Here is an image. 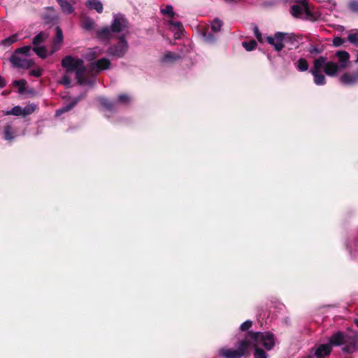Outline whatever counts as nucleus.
Masks as SVG:
<instances>
[{
    "instance_id": "f704fd0d",
    "label": "nucleus",
    "mask_w": 358,
    "mask_h": 358,
    "mask_svg": "<svg viewBox=\"0 0 358 358\" xmlns=\"http://www.w3.org/2000/svg\"><path fill=\"white\" fill-rule=\"evenodd\" d=\"M257 45V43L255 41H250L249 42H243V46L248 51L252 50Z\"/></svg>"
},
{
    "instance_id": "473e14b6",
    "label": "nucleus",
    "mask_w": 358,
    "mask_h": 358,
    "mask_svg": "<svg viewBox=\"0 0 358 358\" xmlns=\"http://www.w3.org/2000/svg\"><path fill=\"white\" fill-rule=\"evenodd\" d=\"M100 103L104 106L106 108L108 109V110H111L113 109V103L110 102L108 100H107L105 98H99V99Z\"/></svg>"
},
{
    "instance_id": "72a5a7b5",
    "label": "nucleus",
    "mask_w": 358,
    "mask_h": 358,
    "mask_svg": "<svg viewBox=\"0 0 358 358\" xmlns=\"http://www.w3.org/2000/svg\"><path fill=\"white\" fill-rule=\"evenodd\" d=\"M348 6L351 11L358 13V0H350Z\"/></svg>"
},
{
    "instance_id": "423d86ee",
    "label": "nucleus",
    "mask_w": 358,
    "mask_h": 358,
    "mask_svg": "<svg viewBox=\"0 0 358 358\" xmlns=\"http://www.w3.org/2000/svg\"><path fill=\"white\" fill-rule=\"evenodd\" d=\"M292 41H295L294 36L293 34L282 32L276 33L273 37H267L268 43L273 45L275 49L278 51H280L285 47V43L289 42L292 43Z\"/></svg>"
},
{
    "instance_id": "2f4dec72",
    "label": "nucleus",
    "mask_w": 358,
    "mask_h": 358,
    "mask_svg": "<svg viewBox=\"0 0 358 358\" xmlns=\"http://www.w3.org/2000/svg\"><path fill=\"white\" fill-rule=\"evenodd\" d=\"M179 58V56L173 52H169L164 57V62H170Z\"/></svg>"
},
{
    "instance_id": "1a4fd4ad",
    "label": "nucleus",
    "mask_w": 358,
    "mask_h": 358,
    "mask_svg": "<svg viewBox=\"0 0 358 358\" xmlns=\"http://www.w3.org/2000/svg\"><path fill=\"white\" fill-rule=\"evenodd\" d=\"M341 83L346 85H352L358 83V69L353 72L343 73L339 78Z\"/></svg>"
},
{
    "instance_id": "09e8293b",
    "label": "nucleus",
    "mask_w": 358,
    "mask_h": 358,
    "mask_svg": "<svg viewBox=\"0 0 358 358\" xmlns=\"http://www.w3.org/2000/svg\"><path fill=\"white\" fill-rule=\"evenodd\" d=\"M355 324L357 325V327H358V319H355Z\"/></svg>"
},
{
    "instance_id": "bb28decb",
    "label": "nucleus",
    "mask_w": 358,
    "mask_h": 358,
    "mask_svg": "<svg viewBox=\"0 0 358 358\" xmlns=\"http://www.w3.org/2000/svg\"><path fill=\"white\" fill-rule=\"evenodd\" d=\"M4 114L6 115H13L15 116H23L22 108L19 106H15L12 108L11 110L6 111L4 113Z\"/></svg>"
},
{
    "instance_id": "c9c22d12",
    "label": "nucleus",
    "mask_w": 358,
    "mask_h": 358,
    "mask_svg": "<svg viewBox=\"0 0 358 358\" xmlns=\"http://www.w3.org/2000/svg\"><path fill=\"white\" fill-rule=\"evenodd\" d=\"M26 83H27V82L24 79H21L19 80H15L13 82V85L19 87L20 92H22L24 91Z\"/></svg>"
},
{
    "instance_id": "58836bf2",
    "label": "nucleus",
    "mask_w": 358,
    "mask_h": 358,
    "mask_svg": "<svg viewBox=\"0 0 358 358\" xmlns=\"http://www.w3.org/2000/svg\"><path fill=\"white\" fill-rule=\"evenodd\" d=\"M42 69L40 68V67H38L36 68V69H33L31 70L30 72H29V74L32 76H34V77H36V78H38L40 76H41L42 75Z\"/></svg>"
},
{
    "instance_id": "f8f14e48",
    "label": "nucleus",
    "mask_w": 358,
    "mask_h": 358,
    "mask_svg": "<svg viewBox=\"0 0 358 358\" xmlns=\"http://www.w3.org/2000/svg\"><path fill=\"white\" fill-rule=\"evenodd\" d=\"M62 41H63L62 31L59 27H56V35L52 41V48L50 51V54H52L59 50Z\"/></svg>"
},
{
    "instance_id": "4be33fe9",
    "label": "nucleus",
    "mask_w": 358,
    "mask_h": 358,
    "mask_svg": "<svg viewBox=\"0 0 358 358\" xmlns=\"http://www.w3.org/2000/svg\"><path fill=\"white\" fill-rule=\"evenodd\" d=\"M33 50L41 58L45 59L48 56V50L45 46H34Z\"/></svg>"
},
{
    "instance_id": "7c9ffc66",
    "label": "nucleus",
    "mask_w": 358,
    "mask_h": 358,
    "mask_svg": "<svg viewBox=\"0 0 358 358\" xmlns=\"http://www.w3.org/2000/svg\"><path fill=\"white\" fill-rule=\"evenodd\" d=\"M161 13L163 15H167L170 17H173L174 16L173 7L170 5H167L165 8H161Z\"/></svg>"
},
{
    "instance_id": "b1692460",
    "label": "nucleus",
    "mask_w": 358,
    "mask_h": 358,
    "mask_svg": "<svg viewBox=\"0 0 358 358\" xmlns=\"http://www.w3.org/2000/svg\"><path fill=\"white\" fill-rule=\"evenodd\" d=\"M250 346H252L255 348V352L254 353L255 358H267L266 352L262 350L259 348V346H264L263 345H255L253 343L250 344Z\"/></svg>"
},
{
    "instance_id": "a878e982",
    "label": "nucleus",
    "mask_w": 358,
    "mask_h": 358,
    "mask_svg": "<svg viewBox=\"0 0 358 358\" xmlns=\"http://www.w3.org/2000/svg\"><path fill=\"white\" fill-rule=\"evenodd\" d=\"M222 22L218 18L214 19L211 22V29L214 32H218L221 30L222 27Z\"/></svg>"
},
{
    "instance_id": "c756f323",
    "label": "nucleus",
    "mask_w": 358,
    "mask_h": 358,
    "mask_svg": "<svg viewBox=\"0 0 358 358\" xmlns=\"http://www.w3.org/2000/svg\"><path fill=\"white\" fill-rule=\"evenodd\" d=\"M36 106L34 103L28 104L22 108L23 116L28 115L35 111Z\"/></svg>"
},
{
    "instance_id": "a211bd4d",
    "label": "nucleus",
    "mask_w": 358,
    "mask_h": 358,
    "mask_svg": "<svg viewBox=\"0 0 358 358\" xmlns=\"http://www.w3.org/2000/svg\"><path fill=\"white\" fill-rule=\"evenodd\" d=\"M102 53L101 50L99 48H94L88 50L85 55V58L89 61H92L101 55Z\"/></svg>"
},
{
    "instance_id": "412c9836",
    "label": "nucleus",
    "mask_w": 358,
    "mask_h": 358,
    "mask_svg": "<svg viewBox=\"0 0 358 358\" xmlns=\"http://www.w3.org/2000/svg\"><path fill=\"white\" fill-rule=\"evenodd\" d=\"M48 37V34L45 31H41L38 34H37L33 38V44L34 46H38L42 43H43L45 39Z\"/></svg>"
},
{
    "instance_id": "6ab92c4d",
    "label": "nucleus",
    "mask_w": 358,
    "mask_h": 358,
    "mask_svg": "<svg viewBox=\"0 0 358 358\" xmlns=\"http://www.w3.org/2000/svg\"><path fill=\"white\" fill-rule=\"evenodd\" d=\"M62 11L66 14L72 13L74 10L73 7L66 0H57Z\"/></svg>"
},
{
    "instance_id": "dca6fc26",
    "label": "nucleus",
    "mask_w": 358,
    "mask_h": 358,
    "mask_svg": "<svg viewBox=\"0 0 358 358\" xmlns=\"http://www.w3.org/2000/svg\"><path fill=\"white\" fill-rule=\"evenodd\" d=\"M16 129L11 124H7L4 127V138L6 140H13L15 137Z\"/></svg>"
},
{
    "instance_id": "9d476101",
    "label": "nucleus",
    "mask_w": 358,
    "mask_h": 358,
    "mask_svg": "<svg viewBox=\"0 0 358 358\" xmlns=\"http://www.w3.org/2000/svg\"><path fill=\"white\" fill-rule=\"evenodd\" d=\"M336 56L338 60V66L341 70L347 68L349 64L350 55L346 51H338Z\"/></svg>"
},
{
    "instance_id": "8fccbe9b",
    "label": "nucleus",
    "mask_w": 358,
    "mask_h": 358,
    "mask_svg": "<svg viewBox=\"0 0 358 358\" xmlns=\"http://www.w3.org/2000/svg\"><path fill=\"white\" fill-rule=\"evenodd\" d=\"M357 33H358V31H357Z\"/></svg>"
},
{
    "instance_id": "2eb2a0df",
    "label": "nucleus",
    "mask_w": 358,
    "mask_h": 358,
    "mask_svg": "<svg viewBox=\"0 0 358 358\" xmlns=\"http://www.w3.org/2000/svg\"><path fill=\"white\" fill-rule=\"evenodd\" d=\"M168 23L170 26V29L173 31H175L176 36L178 38L183 30L182 24L180 22L173 20H169Z\"/></svg>"
},
{
    "instance_id": "7ed1b4c3",
    "label": "nucleus",
    "mask_w": 358,
    "mask_h": 358,
    "mask_svg": "<svg viewBox=\"0 0 358 358\" xmlns=\"http://www.w3.org/2000/svg\"><path fill=\"white\" fill-rule=\"evenodd\" d=\"M331 347L343 345V352L352 353L358 350V335H350L338 331L332 334L329 339Z\"/></svg>"
},
{
    "instance_id": "de8ad7c7",
    "label": "nucleus",
    "mask_w": 358,
    "mask_h": 358,
    "mask_svg": "<svg viewBox=\"0 0 358 358\" xmlns=\"http://www.w3.org/2000/svg\"><path fill=\"white\" fill-rule=\"evenodd\" d=\"M237 0H225V1L228 2V3H231V2H235Z\"/></svg>"
},
{
    "instance_id": "c03bdc74",
    "label": "nucleus",
    "mask_w": 358,
    "mask_h": 358,
    "mask_svg": "<svg viewBox=\"0 0 358 358\" xmlns=\"http://www.w3.org/2000/svg\"><path fill=\"white\" fill-rule=\"evenodd\" d=\"M6 85V80L0 76V87H3Z\"/></svg>"
},
{
    "instance_id": "aec40b11",
    "label": "nucleus",
    "mask_w": 358,
    "mask_h": 358,
    "mask_svg": "<svg viewBox=\"0 0 358 358\" xmlns=\"http://www.w3.org/2000/svg\"><path fill=\"white\" fill-rule=\"evenodd\" d=\"M312 75L313 76V81L314 83L317 85H324L326 83L325 76L321 73L319 72H312Z\"/></svg>"
},
{
    "instance_id": "79ce46f5",
    "label": "nucleus",
    "mask_w": 358,
    "mask_h": 358,
    "mask_svg": "<svg viewBox=\"0 0 358 358\" xmlns=\"http://www.w3.org/2000/svg\"><path fill=\"white\" fill-rule=\"evenodd\" d=\"M345 39L341 38V37H335L334 39H333V44L336 46V47H338V46H341V45H343L344 43H345Z\"/></svg>"
},
{
    "instance_id": "ddd939ff",
    "label": "nucleus",
    "mask_w": 358,
    "mask_h": 358,
    "mask_svg": "<svg viewBox=\"0 0 358 358\" xmlns=\"http://www.w3.org/2000/svg\"><path fill=\"white\" fill-rule=\"evenodd\" d=\"M341 69L339 68L338 64L333 62H327L324 71L329 76H334Z\"/></svg>"
},
{
    "instance_id": "37998d69",
    "label": "nucleus",
    "mask_w": 358,
    "mask_h": 358,
    "mask_svg": "<svg viewBox=\"0 0 358 358\" xmlns=\"http://www.w3.org/2000/svg\"><path fill=\"white\" fill-rule=\"evenodd\" d=\"M252 324L250 320H247L241 325V329L242 331H246L252 327Z\"/></svg>"
},
{
    "instance_id": "5701e85b",
    "label": "nucleus",
    "mask_w": 358,
    "mask_h": 358,
    "mask_svg": "<svg viewBox=\"0 0 358 358\" xmlns=\"http://www.w3.org/2000/svg\"><path fill=\"white\" fill-rule=\"evenodd\" d=\"M296 69L299 71H306L308 69V64L304 58H300L296 63Z\"/></svg>"
},
{
    "instance_id": "f257e3e1",
    "label": "nucleus",
    "mask_w": 358,
    "mask_h": 358,
    "mask_svg": "<svg viewBox=\"0 0 358 358\" xmlns=\"http://www.w3.org/2000/svg\"><path fill=\"white\" fill-rule=\"evenodd\" d=\"M62 65L66 72L76 71V78L80 85H92L94 76L99 71L108 69L110 62L107 58H102L92 63L88 70L83 61L72 56H66L62 61Z\"/></svg>"
},
{
    "instance_id": "49530a36",
    "label": "nucleus",
    "mask_w": 358,
    "mask_h": 358,
    "mask_svg": "<svg viewBox=\"0 0 358 358\" xmlns=\"http://www.w3.org/2000/svg\"><path fill=\"white\" fill-rule=\"evenodd\" d=\"M310 52H319V50H318L317 49H316V48H314L311 49V50H310Z\"/></svg>"
},
{
    "instance_id": "6e6552de",
    "label": "nucleus",
    "mask_w": 358,
    "mask_h": 358,
    "mask_svg": "<svg viewBox=\"0 0 358 358\" xmlns=\"http://www.w3.org/2000/svg\"><path fill=\"white\" fill-rule=\"evenodd\" d=\"M308 6L306 0H296V4L291 8V13L293 16L299 17L308 11Z\"/></svg>"
},
{
    "instance_id": "ea45409f",
    "label": "nucleus",
    "mask_w": 358,
    "mask_h": 358,
    "mask_svg": "<svg viewBox=\"0 0 358 358\" xmlns=\"http://www.w3.org/2000/svg\"><path fill=\"white\" fill-rule=\"evenodd\" d=\"M59 83L66 87H69L71 85V79L67 75H64L60 80Z\"/></svg>"
},
{
    "instance_id": "9b49d317",
    "label": "nucleus",
    "mask_w": 358,
    "mask_h": 358,
    "mask_svg": "<svg viewBox=\"0 0 358 358\" xmlns=\"http://www.w3.org/2000/svg\"><path fill=\"white\" fill-rule=\"evenodd\" d=\"M331 352V346L329 344H320L316 347L315 356L317 358H324Z\"/></svg>"
},
{
    "instance_id": "f03ea898",
    "label": "nucleus",
    "mask_w": 358,
    "mask_h": 358,
    "mask_svg": "<svg viewBox=\"0 0 358 358\" xmlns=\"http://www.w3.org/2000/svg\"><path fill=\"white\" fill-rule=\"evenodd\" d=\"M252 343L255 346L263 345L267 350H270L275 344L273 334L269 332H250L244 340L238 343L236 349L223 348L219 350V355L224 358H241L246 354Z\"/></svg>"
},
{
    "instance_id": "a18cd8bd",
    "label": "nucleus",
    "mask_w": 358,
    "mask_h": 358,
    "mask_svg": "<svg viewBox=\"0 0 358 358\" xmlns=\"http://www.w3.org/2000/svg\"><path fill=\"white\" fill-rule=\"evenodd\" d=\"M203 37L208 42H210V41H213V38L210 34L208 36H207L206 34L204 33L203 34Z\"/></svg>"
},
{
    "instance_id": "4c0bfd02",
    "label": "nucleus",
    "mask_w": 358,
    "mask_h": 358,
    "mask_svg": "<svg viewBox=\"0 0 358 358\" xmlns=\"http://www.w3.org/2000/svg\"><path fill=\"white\" fill-rule=\"evenodd\" d=\"M117 101L122 103H127L130 101V97L127 94H120L118 96Z\"/></svg>"
},
{
    "instance_id": "cd10ccee",
    "label": "nucleus",
    "mask_w": 358,
    "mask_h": 358,
    "mask_svg": "<svg viewBox=\"0 0 358 358\" xmlns=\"http://www.w3.org/2000/svg\"><path fill=\"white\" fill-rule=\"evenodd\" d=\"M18 40V35L17 34H13L9 37L2 41L1 44L3 45H10Z\"/></svg>"
},
{
    "instance_id": "393cba45",
    "label": "nucleus",
    "mask_w": 358,
    "mask_h": 358,
    "mask_svg": "<svg viewBox=\"0 0 358 358\" xmlns=\"http://www.w3.org/2000/svg\"><path fill=\"white\" fill-rule=\"evenodd\" d=\"M82 27L85 30L90 31L94 29V22L90 18L82 19Z\"/></svg>"
},
{
    "instance_id": "a19ab883",
    "label": "nucleus",
    "mask_w": 358,
    "mask_h": 358,
    "mask_svg": "<svg viewBox=\"0 0 358 358\" xmlns=\"http://www.w3.org/2000/svg\"><path fill=\"white\" fill-rule=\"evenodd\" d=\"M252 29H253L254 34H255V37L257 38V39L259 41L262 42V34L259 31L257 26L254 25Z\"/></svg>"
},
{
    "instance_id": "39448f33",
    "label": "nucleus",
    "mask_w": 358,
    "mask_h": 358,
    "mask_svg": "<svg viewBox=\"0 0 358 358\" xmlns=\"http://www.w3.org/2000/svg\"><path fill=\"white\" fill-rule=\"evenodd\" d=\"M31 49L30 46H24L16 49L10 59L13 65L16 68L25 69L32 66L34 64V62L29 57Z\"/></svg>"
},
{
    "instance_id": "f3484780",
    "label": "nucleus",
    "mask_w": 358,
    "mask_h": 358,
    "mask_svg": "<svg viewBox=\"0 0 358 358\" xmlns=\"http://www.w3.org/2000/svg\"><path fill=\"white\" fill-rule=\"evenodd\" d=\"M86 5L89 8L94 9L99 13L103 11V5L99 0H88Z\"/></svg>"
},
{
    "instance_id": "e433bc0d",
    "label": "nucleus",
    "mask_w": 358,
    "mask_h": 358,
    "mask_svg": "<svg viewBox=\"0 0 358 358\" xmlns=\"http://www.w3.org/2000/svg\"><path fill=\"white\" fill-rule=\"evenodd\" d=\"M348 39L351 43L358 45V33L357 32L349 34Z\"/></svg>"
},
{
    "instance_id": "0eeeda50",
    "label": "nucleus",
    "mask_w": 358,
    "mask_h": 358,
    "mask_svg": "<svg viewBox=\"0 0 358 358\" xmlns=\"http://www.w3.org/2000/svg\"><path fill=\"white\" fill-rule=\"evenodd\" d=\"M128 50V44L124 37H121L116 45L109 48L108 54L117 57H122L124 55Z\"/></svg>"
},
{
    "instance_id": "c85d7f7f",
    "label": "nucleus",
    "mask_w": 358,
    "mask_h": 358,
    "mask_svg": "<svg viewBox=\"0 0 358 358\" xmlns=\"http://www.w3.org/2000/svg\"><path fill=\"white\" fill-rule=\"evenodd\" d=\"M78 101V100H76V101H73V103H70V104H69V105H67V106H64V107L57 110L56 111V115L59 116L61 114L70 110L76 104V103Z\"/></svg>"
},
{
    "instance_id": "4468645a",
    "label": "nucleus",
    "mask_w": 358,
    "mask_h": 358,
    "mask_svg": "<svg viewBox=\"0 0 358 358\" xmlns=\"http://www.w3.org/2000/svg\"><path fill=\"white\" fill-rule=\"evenodd\" d=\"M326 62H327L326 57H320L319 58L316 59L314 61L313 66L310 69V73H312V72L316 73V72L321 71L322 69H324Z\"/></svg>"
},
{
    "instance_id": "20e7f679",
    "label": "nucleus",
    "mask_w": 358,
    "mask_h": 358,
    "mask_svg": "<svg viewBox=\"0 0 358 358\" xmlns=\"http://www.w3.org/2000/svg\"><path fill=\"white\" fill-rule=\"evenodd\" d=\"M127 20L122 15H115L111 29L104 27L97 32L98 38L101 41L108 40L113 38V33H119L124 31L127 27Z\"/></svg>"
}]
</instances>
